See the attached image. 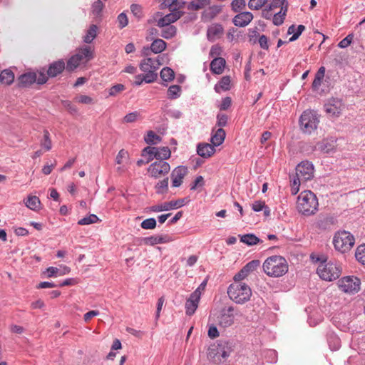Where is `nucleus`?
<instances>
[{"mask_svg":"<svg viewBox=\"0 0 365 365\" xmlns=\"http://www.w3.org/2000/svg\"><path fill=\"white\" fill-rule=\"evenodd\" d=\"M288 263L286 259L280 255H272L267 257L263 263L264 273L271 277H280L288 272Z\"/></svg>","mask_w":365,"mask_h":365,"instance_id":"f257e3e1","label":"nucleus"},{"mask_svg":"<svg viewBox=\"0 0 365 365\" xmlns=\"http://www.w3.org/2000/svg\"><path fill=\"white\" fill-rule=\"evenodd\" d=\"M318 200L314 192L310 190L302 192L297 201V209L299 213L305 216L314 215L318 210Z\"/></svg>","mask_w":365,"mask_h":365,"instance_id":"f03ea898","label":"nucleus"},{"mask_svg":"<svg viewBox=\"0 0 365 365\" xmlns=\"http://www.w3.org/2000/svg\"><path fill=\"white\" fill-rule=\"evenodd\" d=\"M227 294L232 301L237 304H243L250 300L252 291L245 283L236 282L229 286Z\"/></svg>","mask_w":365,"mask_h":365,"instance_id":"7ed1b4c3","label":"nucleus"},{"mask_svg":"<svg viewBox=\"0 0 365 365\" xmlns=\"http://www.w3.org/2000/svg\"><path fill=\"white\" fill-rule=\"evenodd\" d=\"M319 123V115L314 110H304L299 118L300 128L305 133H312L317 128Z\"/></svg>","mask_w":365,"mask_h":365,"instance_id":"20e7f679","label":"nucleus"},{"mask_svg":"<svg viewBox=\"0 0 365 365\" xmlns=\"http://www.w3.org/2000/svg\"><path fill=\"white\" fill-rule=\"evenodd\" d=\"M355 240L349 232L339 231L333 239V244L336 250L341 253L349 251L354 245Z\"/></svg>","mask_w":365,"mask_h":365,"instance_id":"39448f33","label":"nucleus"},{"mask_svg":"<svg viewBox=\"0 0 365 365\" xmlns=\"http://www.w3.org/2000/svg\"><path fill=\"white\" fill-rule=\"evenodd\" d=\"M341 272V266L331 262L320 264L317 269L319 277L326 281H332L339 278Z\"/></svg>","mask_w":365,"mask_h":365,"instance_id":"423d86ee","label":"nucleus"},{"mask_svg":"<svg viewBox=\"0 0 365 365\" xmlns=\"http://www.w3.org/2000/svg\"><path fill=\"white\" fill-rule=\"evenodd\" d=\"M339 288L345 293L355 294L360 289L361 281L354 276H347L339 280Z\"/></svg>","mask_w":365,"mask_h":365,"instance_id":"0eeeda50","label":"nucleus"},{"mask_svg":"<svg viewBox=\"0 0 365 365\" xmlns=\"http://www.w3.org/2000/svg\"><path fill=\"white\" fill-rule=\"evenodd\" d=\"M170 170V166L168 163L164 160H156L148 168V172L150 177L159 178L168 174Z\"/></svg>","mask_w":365,"mask_h":365,"instance_id":"6e6552de","label":"nucleus"},{"mask_svg":"<svg viewBox=\"0 0 365 365\" xmlns=\"http://www.w3.org/2000/svg\"><path fill=\"white\" fill-rule=\"evenodd\" d=\"M190 200L187 197L172 200L170 202H165L163 203L155 205L150 207V210L154 212H160L163 211H169L174 209H178L183 207L188 203Z\"/></svg>","mask_w":365,"mask_h":365,"instance_id":"1a4fd4ad","label":"nucleus"},{"mask_svg":"<svg viewBox=\"0 0 365 365\" xmlns=\"http://www.w3.org/2000/svg\"><path fill=\"white\" fill-rule=\"evenodd\" d=\"M314 172V165L308 160L301 162L296 167V175L305 182L313 178Z\"/></svg>","mask_w":365,"mask_h":365,"instance_id":"9d476101","label":"nucleus"},{"mask_svg":"<svg viewBox=\"0 0 365 365\" xmlns=\"http://www.w3.org/2000/svg\"><path fill=\"white\" fill-rule=\"evenodd\" d=\"M344 108V104L339 98H331L324 104L325 112L331 117H338Z\"/></svg>","mask_w":365,"mask_h":365,"instance_id":"9b49d317","label":"nucleus"},{"mask_svg":"<svg viewBox=\"0 0 365 365\" xmlns=\"http://www.w3.org/2000/svg\"><path fill=\"white\" fill-rule=\"evenodd\" d=\"M187 174V168L185 166L180 165L176 167L171 173L172 186L174 187H180Z\"/></svg>","mask_w":365,"mask_h":365,"instance_id":"f8f14e48","label":"nucleus"},{"mask_svg":"<svg viewBox=\"0 0 365 365\" xmlns=\"http://www.w3.org/2000/svg\"><path fill=\"white\" fill-rule=\"evenodd\" d=\"M233 312L234 308L232 307L222 309L219 317V324L225 328L230 327L234 323L235 315Z\"/></svg>","mask_w":365,"mask_h":365,"instance_id":"ddd939ff","label":"nucleus"},{"mask_svg":"<svg viewBox=\"0 0 365 365\" xmlns=\"http://www.w3.org/2000/svg\"><path fill=\"white\" fill-rule=\"evenodd\" d=\"M183 14V12L178 9H174L171 13L160 18L157 23L158 26L165 27L171 26L170 24L178 20Z\"/></svg>","mask_w":365,"mask_h":365,"instance_id":"4468645a","label":"nucleus"},{"mask_svg":"<svg viewBox=\"0 0 365 365\" xmlns=\"http://www.w3.org/2000/svg\"><path fill=\"white\" fill-rule=\"evenodd\" d=\"M253 19V14L250 11L240 12L235 16L232 22L235 26L238 27H245L247 26Z\"/></svg>","mask_w":365,"mask_h":365,"instance_id":"2eb2a0df","label":"nucleus"},{"mask_svg":"<svg viewBox=\"0 0 365 365\" xmlns=\"http://www.w3.org/2000/svg\"><path fill=\"white\" fill-rule=\"evenodd\" d=\"M200 294L197 292H193L185 303V309L187 315H192L198 307L200 301Z\"/></svg>","mask_w":365,"mask_h":365,"instance_id":"dca6fc26","label":"nucleus"},{"mask_svg":"<svg viewBox=\"0 0 365 365\" xmlns=\"http://www.w3.org/2000/svg\"><path fill=\"white\" fill-rule=\"evenodd\" d=\"M173 240L172 237L168 235H153L142 239L144 245L153 246L158 244L170 242Z\"/></svg>","mask_w":365,"mask_h":365,"instance_id":"f3484780","label":"nucleus"},{"mask_svg":"<svg viewBox=\"0 0 365 365\" xmlns=\"http://www.w3.org/2000/svg\"><path fill=\"white\" fill-rule=\"evenodd\" d=\"M160 65L158 60L151 58L143 59L140 63V69L144 73L156 71Z\"/></svg>","mask_w":365,"mask_h":365,"instance_id":"a211bd4d","label":"nucleus"},{"mask_svg":"<svg viewBox=\"0 0 365 365\" xmlns=\"http://www.w3.org/2000/svg\"><path fill=\"white\" fill-rule=\"evenodd\" d=\"M224 33V29L220 24H213L210 25L207 31V39L210 41H215L220 38Z\"/></svg>","mask_w":365,"mask_h":365,"instance_id":"6ab92c4d","label":"nucleus"},{"mask_svg":"<svg viewBox=\"0 0 365 365\" xmlns=\"http://www.w3.org/2000/svg\"><path fill=\"white\" fill-rule=\"evenodd\" d=\"M222 10V6L221 5L210 6L203 11L202 17L205 21H211L220 14Z\"/></svg>","mask_w":365,"mask_h":365,"instance_id":"aec40b11","label":"nucleus"},{"mask_svg":"<svg viewBox=\"0 0 365 365\" xmlns=\"http://www.w3.org/2000/svg\"><path fill=\"white\" fill-rule=\"evenodd\" d=\"M66 67L63 60H58L51 63L47 71L49 77L53 78L60 74Z\"/></svg>","mask_w":365,"mask_h":365,"instance_id":"412c9836","label":"nucleus"},{"mask_svg":"<svg viewBox=\"0 0 365 365\" xmlns=\"http://www.w3.org/2000/svg\"><path fill=\"white\" fill-rule=\"evenodd\" d=\"M215 152V148L211 144L207 143H199L197 147V154L204 158H208Z\"/></svg>","mask_w":365,"mask_h":365,"instance_id":"4be33fe9","label":"nucleus"},{"mask_svg":"<svg viewBox=\"0 0 365 365\" xmlns=\"http://www.w3.org/2000/svg\"><path fill=\"white\" fill-rule=\"evenodd\" d=\"M226 61L222 57H215L210 63V71L214 74H221L223 73Z\"/></svg>","mask_w":365,"mask_h":365,"instance_id":"5701e85b","label":"nucleus"},{"mask_svg":"<svg viewBox=\"0 0 365 365\" xmlns=\"http://www.w3.org/2000/svg\"><path fill=\"white\" fill-rule=\"evenodd\" d=\"M37 74L34 72H29L21 75L19 78V83L21 86L27 87L35 83Z\"/></svg>","mask_w":365,"mask_h":365,"instance_id":"b1692460","label":"nucleus"},{"mask_svg":"<svg viewBox=\"0 0 365 365\" xmlns=\"http://www.w3.org/2000/svg\"><path fill=\"white\" fill-rule=\"evenodd\" d=\"M75 55L78 57V59L81 62H88L93 57V51L90 46H87L81 48Z\"/></svg>","mask_w":365,"mask_h":365,"instance_id":"393cba45","label":"nucleus"},{"mask_svg":"<svg viewBox=\"0 0 365 365\" xmlns=\"http://www.w3.org/2000/svg\"><path fill=\"white\" fill-rule=\"evenodd\" d=\"M225 135L226 133L223 128L217 129L215 133L211 136V145H213L214 148L220 145L224 142Z\"/></svg>","mask_w":365,"mask_h":365,"instance_id":"a878e982","label":"nucleus"},{"mask_svg":"<svg viewBox=\"0 0 365 365\" xmlns=\"http://www.w3.org/2000/svg\"><path fill=\"white\" fill-rule=\"evenodd\" d=\"M304 30L305 26L304 25H299L297 28L294 25H291L288 28L287 34L293 35L289 38V41L292 42L296 41Z\"/></svg>","mask_w":365,"mask_h":365,"instance_id":"bb28decb","label":"nucleus"},{"mask_svg":"<svg viewBox=\"0 0 365 365\" xmlns=\"http://www.w3.org/2000/svg\"><path fill=\"white\" fill-rule=\"evenodd\" d=\"M211 0H196L187 4V8L190 11H198L210 4Z\"/></svg>","mask_w":365,"mask_h":365,"instance_id":"cd10ccee","label":"nucleus"},{"mask_svg":"<svg viewBox=\"0 0 365 365\" xmlns=\"http://www.w3.org/2000/svg\"><path fill=\"white\" fill-rule=\"evenodd\" d=\"M335 219L331 216H320L317 222V225L320 229L326 230L329 225H333Z\"/></svg>","mask_w":365,"mask_h":365,"instance_id":"c85d7f7f","label":"nucleus"},{"mask_svg":"<svg viewBox=\"0 0 365 365\" xmlns=\"http://www.w3.org/2000/svg\"><path fill=\"white\" fill-rule=\"evenodd\" d=\"M230 78L229 76H223L217 84L215 86V91L217 93H220L221 91H228L230 88Z\"/></svg>","mask_w":365,"mask_h":365,"instance_id":"c756f323","label":"nucleus"},{"mask_svg":"<svg viewBox=\"0 0 365 365\" xmlns=\"http://www.w3.org/2000/svg\"><path fill=\"white\" fill-rule=\"evenodd\" d=\"M14 81V74L9 69L4 70L0 73V83L5 85H10Z\"/></svg>","mask_w":365,"mask_h":365,"instance_id":"7c9ffc66","label":"nucleus"},{"mask_svg":"<svg viewBox=\"0 0 365 365\" xmlns=\"http://www.w3.org/2000/svg\"><path fill=\"white\" fill-rule=\"evenodd\" d=\"M168 178L158 181L155 185V192L158 195L166 194L168 192Z\"/></svg>","mask_w":365,"mask_h":365,"instance_id":"2f4dec72","label":"nucleus"},{"mask_svg":"<svg viewBox=\"0 0 365 365\" xmlns=\"http://www.w3.org/2000/svg\"><path fill=\"white\" fill-rule=\"evenodd\" d=\"M240 241L249 246L255 245L262 242L254 234H246L241 236Z\"/></svg>","mask_w":365,"mask_h":365,"instance_id":"473e14b6","label":"nucleus"},{"mask_svg":"<svg viewBox=\"0 0 365 365\" xmlns=\"http://www.w3.org/2000/svg\"><path fill=\"white\" fill-rule=\"evenodd\" d=\"M287 12V8L285 6L282 7V9L277 13H275L273 15L272 22L275 26H280L284 23L286 14Z\"/></svg>","mask_w":365,"mask_h":365,"instance_id":"72a5a7b5","label":"nucleus"},{"mask_svg":"<svg viewBox=\"0 0 365 365\" xmlns=\"http://www.w3.org/2000/svg\"><path fill=\"white\" fill-rule=\"evenodd\" d=\"M166 48V43L160 38L155 39L153 41V43L150 45V49L154 53H159L163 51Z\"/></svg>","mask_w":365,"mask_h":365,"instance_id":"f704fd0d","label":"nucleus"},{"mask_svg":"<svg viewBox=\"0 0 365 365\" xmlns=\"http://www.w3.org/2000/svg\"><path fill=\"white\" fill-rule=\"evenodd\" d=\"M25 204L28 208L36 211L39 209L41 202L38 197L36 196H29L25 202Z\"/></svg>","mask_w":365,"mask_h":365,"instance_id":"c9c22d12","label":"nucleus"},{"mask_svg":"<svg viewBox=\"0 0 365 365\" xmlns=\"http://www.w3.org/2000/svg\"><path fill=\"white\" fill-rule=\"evenodd\" d=\"M98 27L95 24H92L87 31L86 36L83 37L84 42L87 43H91L96 37Z\"/></svg>","mask_w":365,"mask_h":365,"instance_id":"e433bc0d","label":"nucleus"},{"mask_svg":"<svg viewBox=\"0 0 365 365\" xmlns=\"http://www.w3.org/2000/svg\"><path fill=\"white\" fill-rule=\"evenodd\" d=\"M157 151L158 148L156 147H146L143 150L142 155L144 157L148 156L147 163L155 158L157 160Z\"/></svg>","mask_w":365,"mask_h":365,"instance_id":"4c0bfd02","label":"nucleus"},{"mask_svg":"<svg viewBox=\"0 0 365 365\" xmlns=\"http://www.w3.org/2000/svg\"><path fill=\"white\" fill-rule=\"evenodd\" d=\"M162 28L161 36L164 38H171L176 34L177 29L175 26H168Z\"/></svg>","mask_w":365,"mask_h":365,"instance_id":"58836bf2","label":"nucleus"},{"mask_svg":"<svg viewBox=\"0 0 365 365\" xmlns=\"http://www.w3.org/2000/svg\"><path fill=\"white\" fill-rule=\"evenodd\" d=\"M171 155L170 150L168 147L158 148L157 160H164L170 158Z\"/></svg>","mask_w":365,"mask_h":365,"instance_id":"ea45409f","label":"nucleus"},{"mask_svg":"<svg viewBox=\"0 0 365 365\" xmlns=\"http://www.w3.org/2000/svg\"><path fill=\"white\" fill-rule=\"evenodd\" d=\"M160 77L165 82L171 81L175 77V73L170 68L165 67L160 71Z\"/></svg>","mask_w":365,"mask_h":365,"instance_id":"a19ab883","label":"nucleus"},{"mask_svg":"<svg viewBox=\"0 0 365 365\" xmlns=\"http://www.w3.org/2000/svg\"><path fill=\"white\" fill-rule=\"evenodd\" d=\"M181 87L178 85H173L168 90V96L170 99H176L180 96Z\"/></svg>","mask_w":365,"mask_h":365,"instance_id":"79ce46f5","label":"nucleus"},{"mask_svg":"<svg viewBox=\"0 0 365 365\" xmlns=\"http://www.w3.org/2000/svg\"><path fill=\"white\" fill-rule=\"evenodd\" d=\"M144 140L146 143L153 145L160 142L161 140V138L153 131L150 130L148 132L146 136H145Z\"/></svg>","mask_w":365,"mask_h":365,"instance_id":"37998d69","label":"nucleus"},{"mask_svg":"<svg viewBox=\"0 0 365 365\" xmlns=\"http://www.w3.org/2000/svg\"><path fill=\"white\" fill-rule=\"evenodd\" d=\"M99 221V218L95 214H91L88 216H86L80 220H78V224L80 225H88L91 224L96 223Z\"/></svg>","mask_w":365,"mask_h":365,"instance_id":"c03bdc74","label":"nucleus"},{"mask_svg":"<svg viewBox=\"0 0 365 365\" xmlns=\"http://www.w3.org/2000/svg\"><path fill=\"white\" fill-rule=\"evenodd\" d=\"M81 63V61L78 59V57H77L76 55H73L67 61L66 70L68 71H72L76 69Z\"/></svg>","mask_w":365,"mask_h":365,"instance_id":"a18cd8bd","label":"nucleus"},{"mask_svg":"<svg viewBox=\"0 0 365 365\" xmlns=\"http://www.w3.org/2000/svg\"><path fill=\"white\" fill-rule=\"evenodd\" d=\"M355 257L359 262L365 265V245H361L357 247Z\"/></svg>","mask_w":365,"mask_h":365,"instance_id":"49530a36","label":"nucleus"},{"mask_svg":"<svg viewBox=\"0 0 365 365\" xmlns=\"http://www.w3.org/2000/svg\"><path fill=\"white\" fill-rule=\"evenodd\" d=\"M103 7H104V4L102 2V1L101 0H96L92 4V13H93V14L95 16H96V17L100 16Z\"/></svg>","mask_w":365,"mask_h":365,"instance_id":"de8ad7c7","label":"nucleus"},{"mask_svg":"<svg viewBox=\"0 0 365 365\" xmlns=\"http://www.w3.org/2000/svg\"><path fill=\"white\" fill-rule=\"evenodd\" d=\"M140 226L145 230H153L156 227V220L153 217L145 219L141 222Z\"/></svg>","mask_w":365,"mask_h":365,"instance_id":"09e8293b","label":"nucleus"},{"mask_svg":"<svg viewBox=\"0 0 365 365\" xmlns=\"http://www.w3.org/2000/svg\"><path fill=\"white\" fill-rule=\"evenodd\" d=\"M268 0H250L248 2V6L252 10L260 9Z\"/></svg>","mask_w":365,"mask_h":365,"instance_id":"8fccbe9b","label":"nucleus"},{"mask_svg":"<svg viewBox=\"0 0 365 365\" xmlns=\"http://www.w3.org/2000/svg\"><path fill=\"white\" fill-rule=\"evenodd\" d=\"M285 6V8L288 9V2L287 0H272L269 6V9H274L277 8H280L282 9V7H284Z\"/></svg>","mask_w":365,"mask_h":365,"instance_id":"3c124183","label":"nucleus"},{"mask_svg":"<svg viewBox=\"0 0 365 365\" xmlns=\"http://www.w3.org/2000/svg\"><path fill=\"white\" fill-rule=\"evenodd\" d=\"M328 343L331 350H337L341 346L340 339L336 336H330L328 339Z\"/></svg>","mask_w":365,"mask_h":365,"instance_id":"603ef678","label":"nucleus"},{"mask_svg":"<svg viewBox=\"0 0 365 365\" xmlns=\"http://www.w3.org/2000/svg\"><path fill=\"white\" fill-rule=\"evenodd\" d=\"M246 2L245 0H233L231 3L232 9L235 12H240L245 8Z\"/></svg>","mask_w":365,"mask_h":365,"instance_id":"864d4df0","label":"nucleus"},{"mask_svg":"<svg viewBox=\"0 0 365 365\" xmlns=\"http://www.w3.org/2000/svg\"><path fill=\"white\" fill-rule=\"evenodd\" d=\"M41 146L46 150H51L52 147L51 140L50 139V134L46 130H44L43 131V140L41 142Z\"/></svg>","mask_w":365,"mask_h":365,"instance_id":"5fc2aeb1","label":"nucleus"},{"mask_svg":"<svg viewBox=\"0 0 365 365\" xmlns=\"http://www.w3.org/2000/svg\"><path fill=\"white\" fill-rule=\"evenodd\" d=\"M228 117L227 115L224 113H218L217 115V123L216 125L219 127V128H222L226 126L227 123Z\"/></svg>","mask_w":365,"mask_h":365,"instance_id":"6e6d98bb","label":"nucleus"},{"mask_svg":"<svg viewBox=\"0 0 365 365\" xmlns=\"http://www.w3.org/2000/svg\"><path fill=\"white\" fill-rule=\"evenodd\" d=\"M128 156H129V155H128V151H126L124 149H121L118 152V153L115 158V163L117 164L120 165V164L123 163L125 160L128 158Z\"/></svg>","mask_w":365,"mask_h":365,"instance_id":"4d7b16f0","label":"nucleus"},{"mask_svg":"<svg viewBox=\"0 0 365 365\" xmlns=\"http://www.w3.org/2000/svg\"><path fill=\"white\" fill-rule=\"evenodd\" d=\"M117 21L118 24V27L120 29H123L128 24V19L127 15L125 13H120L117 18Z\"/></svg>","mask_w":365,"mask_h":365,"instance_id":"13d9d810","label":"nucleus"},{"mask_svg":"<svg viewBox=\"0 0 365 365\" xmlns=\"http://www.w3.org/2000/svg\"><path fill=\"white\" fill-rule=\"evenodd\" d=\"M143 76L144 78L143 79H144V81L145 83H150L154 82L157 79L158 73H156V71H151L148 73H145Z\"/></svg>","mask_w":365,"mask_h":365,"instance_id":"bf43d9fd","label":"nucleus"},{"mask_svg":"<svg viewBox=\"0 0 365 365\" xmlns=\"http://www.w3.org/2000/svg\"><path fill=\"white\" fill-rule=\"evenodd\" d=\"M62 104L64 108H66L68 112L71 114H76L78 113V109L75 105H73L69 101H64L62 102Z\"/></svg>","mask_w":365,"mask_h":365,"instance_id":"052dcab7","label":"nucleus"},{"mask_svg":"<svg viewBox=\"0 0 365 365\" xmlns=\"http://www.w3.org/2000/svg\"><path fill=\"white\" fill-rule=\"evenodd\" d=\"M352 39H353V35L349 34V35L346 36L344 38H343L339 43L338 46L341 48H345L351 44Z\"/></svg>","mask_w":365,"mask_h":365,"instance_id":"680f3d73","label":"nucleus"},{"mask_svg":"<svg viewBox=\"0 0 365 365\" xmlns=\"http://www.w3.org/2000/svg\"><path fill=\"white\" fill-rule=\"evenodd\" d=\"M139 116V113L137 111L132 112L128 113L123 118L124 122L125 123H133L135 122Z\"/></svg>","mask_w":365,"mask_h":365,"instance_id":"e2e57ef3","label":"nucleus"},{"mask_svg":"<svg viewBox=\"0 0 365 365\" xmlns=\"http://www.w3.org/2000/svg\"><path fill=\"white\" fill-rule=\"evenodd\" d=\"M259 264V261L252 260L248 262L245 267H242L244 270H246V272L249 274L251 272H252L257 266Z\"/></svg>","mask_w":365,"mask_h":365,"instance_id":"0e129e2a","label":"nucleus"},{"mask_svg":"<svg viewBox=\"0 0 365 365\" xmlns=\"http://www.w3.org/2000/svg\"><path fill=\"white\" fill-rule=\"evenodd\" d=\"M76 100L78 103H83V104H93L94 103L93 99L86 95H81L78 97L76 98Z\"/></svg>","mask_w":365,"mask_h":365,"instance_id":"69168bd1","label":"nucleus"},{"mask_svg":"<svg viewBox=\"0 0 365 365\" xmlns=\"http://www.w3.org/2000/svg\"><path fill=\"white\" fill-rule=\"evenodd\" d=\"M124 89L125 86L123 84H116L109 89V95L115 96L118 93L123 91Z\"/></svg>","mask_w":365,"mask_h":365,"instance_id":"338daca9","label":"nucleus"},{"mask_svg":"<svg viewBox=\"0 0 365 365\" xmlns=\"http://www.w3.org/2000/svg\"><path fill=\"white\" fill-rule=\"evenodd\" d=\"M247 276L248 274L246 272V270H244L242 268L234 277L235 283L242 282L241 281L245 279Z\"/></svg>","mask_w":365,"mask_h":365,"instance_id":"774afa93","label":"nucleus"}]
</instances>
